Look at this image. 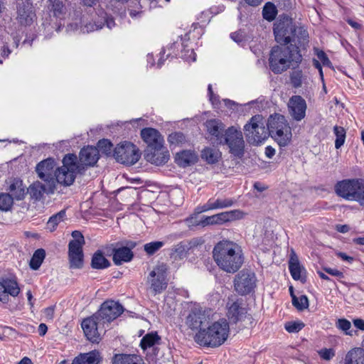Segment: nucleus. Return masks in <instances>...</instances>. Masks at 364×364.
<instances>
[{
    "mask_svg": "<svg viewBox=\"0 0 364 364\" xmlns=\"http://www.w3.org/2000/svg\"><path fill=\"white\" fill-rule=\"evenodd\" d=\"M166 268L165 265L156 266L149 274L148 282L150 289L156 295L161 293L167 287Z\"/></svg>",
    "mask_w": 364,
    "mask_h": 364,
    "instance_id": "nucleus-13",
    "label": "nucleus"
},
{
    "mask_svg": "<svg viewBox=\"0 0 364 364\" xmlns=\"http://www.w3.org/2000/svg\"><path fill=\"white\" fill-rule=\"evenodd\" d=\"M84 244L77 241H70L68 245V255L83 254L82 246Z\"/></svg>",
    "mask_w": 364,
    "mask_h": 364,
    "instance_id": "nucleus-53",
    "label": "nucleus"
},
{
    "mask_svg": "<svg viewBox=\"0 0 364 364\" xmlns=\"http://www.w3.org/2000/svg\"><path fill=\"white\" fill-rule=\"evenodd\" d=\"M65 216H66V214H65V210H62L60 212H58V213L52 215L49 218V220L47 223L48 228H49L51 232L54 231L55 230L57 225L61 221L64 220V219L65 218Z\"/></svg>",
    "mask_w": 364,
    "mask_h": 364,
    "instance_id": "nucleus-40",
    "label": "nucleus"
},
{
    "mask_svg": "<svg viewBox=\"0 0 364 364\" xmlns=\"http://www.w3.org/2000/svg\"><path fill=\"white\" fill-rule=\"evenodd\" d=\"M320 357L326 360H330L335 355L334 350L332 348H323L318 351Z\"/></svg>",
    "mask_w": 364,
    "mask_h": 364,
    "instance_id": "nucleus-55",
    "label": "nucleus"
},
{
    "mask_svg": "<svg viewBox=\"0 0 364 364\" xmlns=\"http://www.w3.org/2000/svg\"><path fill=\"white\" fill-rule=\"evenodd\" d=\"M229 324L225 319L213 323L207 328H200L195 336L196 341L200 346L218 347L228 338Z\"/></svg>",
    "mask_w": 364,
    "mask_h": 364,
    "instance_id": "nucleus-4",
    "label": "nucleus"
},
{
    "mask_svg": "<svg viewBox=\"0 0 364 364\" xmlns=\"http://www.w3.org/2000/svg\"><path fill=\"white\" fill-rule=\"evenodd\" d=\"M353 323L356 328L364 331V319L355 318L353 320Z\"/></svg>",
    "mask_w": 364,
    "mask_h": 364,
    "instance_id": "nucleus-63",
    "label": "nucleus"
},
{
    "mask_svg": "<svg viewBox=\"0 0 364 364\" xmlns=\"http://www.w3.org/2000/svg\"><path fill=\"white\" fill-rule=\"evenodd\" d=\"M141 136L143 141L147 144L146 148L151 146L152 148L164 143V139L158 130L154 128H144L141 131Z\"/></svg>",
    "mask_w": 364,
    "mask_h": 364,
    "instance_id": "nucleus-27",
    "label": "nucleus"
},
{
    "mask_svg": "<svg viewBox=\"0 0 364 364\" xmlns=\"http://www.w3.org/2000/svg\"><path fill=\"white\" fill-rule=\"evenodd\" d=\"M205 127L210 136V140L220 144L225 131V124L219 119H209L206 121Z\"/></svg>",
    "mask_w": 364,
    "mask_h": 364,
    "instance_id": "nucleus-23",
    "label": "nucleus"
},
{
    "mask_svg": "<svg viewBox=\"0 0 364 364\" xmlns=\"http://www.w3.org/2000/svg\"><path fill=\"white\" fill-rule=\"evenodd\" d=\"M99 159V150L94 146H87L82 148L79 154L77 164L81 166L82 171L87 166H93Z\"/></svg>",
    "mask_w": 364,
    "mask_h": 364,
    "instance_id": "nucleus-22",
    "label": "nucleus"
},
{
    "mask_svg": "<svg viewBox=\"0 0 364 364\" xmlns=\"http://www.w3.org/2000/svg\"><path fill=\"white\" fill-rule=\"evenodd\" d=\"M112 362V364H141L138 356L131 354H115Z\"/></svg>",
    "mask_w": 364,
    "mask_h": 364,
    "instance_id": "nucleus-35",
    "label": "nucleus"
},
{
    "mask_svg": "<svg viewBox=\"0 0 364 364\" xmlns=\"http://www.w3.org/2000/svg\"><path fill=\"white\" fill-rule=\"evenodd\" d=\"M266 124L269 136L274 139L280 146H286L289 144L291 132L284 116L279 114L270 115Z\"/></svg>",
    "mask_w": 364,
    "mask_h": 364,
    "instance_id": "nucleus-5",
    "label": "nucleus"
},
{
    "mask_svg": "<svg viewBox=\"0 0 364 364\" xmlns=\"http://www.w3.org/2000/svg\"><path fill=\"white\" fill-rule=\"evenodd\" d=\"M36 17L33 6L28 1H23L18 6V20L21 25H31Z\"/></svg>",
    "mask_w": 364,
    "mask_h": 364,
    "instance_id": "nucleus-25",
    "label": "nucleus"
},
{
    "mask_svg": "<svg viewBox=\"0 0 364 364\" xmlns=\"http://www.w3.org/2000/svg\"><path fill=\"white\" fill-rule=\"evenodd\" d=\"M103 324L104 323L95 314L93 316L83 319L81 326L87 338L94 343L98 342L100 339L98 328Z\"/></svg>",
    "mask_w": 364,
    "mask_h": 364,
    "instance_id": "nucleus-18",
    "label": "nucleus"
},
{
    "mask_svg": "<svg viewBox=\"0 0 364 364\" xmlns=\"http://www.w3.org/2000/svg\"><path fill=\"white\" fill-rule=\"evenodd\" d=\"M168 141L171 145H179L186 141V136L182 132H173L169 134Z\"/></svg>",
    "mask_w": 364,
    "mask_h": 364,
    "instance_id": "nucleus-49",
    "label": "nucleus"
},
{
    "mask_svg": "<svg viewBox=\"0 0 364 364\" xmlns=\"http://www.w3.org/2000/svg\"><path fill=\"white\" fill-rule=\"evenodd\" d=\"M48 188L49 183H46L43 184L40 181H35L27 188V193L30 195L31 199L39 201L43 198L45 193L50 194L54 193L55 188H53L52 190H50Z\"/></svg>",
    "mask_w": 364,
    "mask_h": 364,
    "instance_id": "nucleus-26",
    "label": "nucleus"
},
{
    "mask_svg": "<svg viewBox=\"0 0 364 364\" xmlns=\"http://www.w3.org/2000/svg\"><path fill=\"white\" fill-rule=\"evenodd\" d=\"M210 311L203 310L202 307L193 306L188 314L186 323L193 330L202 328V326H206L210 322Z\"/></svg>",
    "mask_w": 364,
    "mask_h": 364,
    "instance_id": "nucleus-10",
    "label": "nucleus"
},
{
    "mask_svg": "<svg viewBox=\"0 0 364 364\" xmlns=\"http://www.w3.org/2000/svg\"><path fill=\"white\" fill-rule=\"evenodd\" d=\"M77 156L74 154H66L63 159V166L55 169V187L56 183L70 186L72 185L77 173L82 172L81 166L77 164Z\"/></svg>",
    "mask_w": 364,
    "mask_h": 364,
    "instance_id": "nucleus-6",
    "label": "nucleus"
},
{
    "mask_svg": "<svg viewBox=\"0 0 364 364\" xmlns=\"http://www.w3.org/2000/svg\"><path fill=\"white\" fill-rule=\"evenodd\" d=\"M306 76L301 70H294L290 73V83L294 88H299L305 82Z\"/></svg>",
    "mask_w": 364,
    "mask_h": 364,
    "instance_id": "nucleus-38",
    "label": "nucleus"
},
{
    "mask_svg": "<svg viewBox=\"0 0 364 364\" xmlns=\"http://www.w3.org/2000/svg\"><path fill=\"white\" fill-rule=\"evenodd\" d=\"M242 216L243 213L242 211L239 210H234L213 215V218L215 225H221L236 219H240Z\"/></svg>",
    "mask_w": 364,
    "mask_h": 364,
    "instance_id": "nucleus-32",
    "label": "nucleus"
},
{
    "mask_svg": "<svg viewBox=\"0 0 364 364\" xmlns=\"http://www.w3.org/2000/svg\"><path fill=\"white\" fill-rule=\"evenodd\" d=\"M343 364H364V349L354 348L346 355Z\"/></svg>",
    "mask_w": 364,
    "mask_h": 364,
    "instance_id": "nucleus-33",
    "label": "nucleus"
},
{
    "mask_svg": "<svg viewBox=\"0 0 364 364\" xmlns=\"http://www.w3.org/2000/svg\"><path fill=\"white\" fill-rule=\"evenodd\" d=\"M323 270L334 277H338L339 279L344 278V274L342 272L336 269H332L331 267H324Z\"/></svg>",
    "mask_w": 364,
    "mask_h": 364,
    "instance_id": "nucleus-59",
    "label": "nucleus"
},
{
    "mask_svg": "<svg viewBox=\"0 0 364 364\" xmlns=\"http://www.w3.org/2000/svg\"><path fill=\"white\" fill-rule=\"evenodd\" d=\"M359 178L344 179L334 186L336 195L347 200L355 201Z\"/></svg>",
    "mask_w": 364,
    "mask_h": 364,
    "instance_id": "nucleus-15",
    "label": "nucleus"
},
{
    "mask_svg": "<svg viewBox=\"0 0 364 364\" xmlns=\"http://www.w3.org/2000/svg\"><path fill=\"white\" fill-rule=\"evenodd\" d=\"M113 156L119 163L133 165L139 159L140 154L134 144L129 141H123L114 148Z\"/></svg>",
    "mask_w": 364,
    "mask_h": 364,
    "instance_id": "nucleus-9",
    "label": "nucleus"
},
{
    "mask_svg": "<svg viewBox=\"0 0 364 364\" xmlns=\"http://www.w3.org/2000/svg\"><path fill=\"white\" fill-rule=\"evenodd\" d=\"M110 266V262L107 259L100 250L95 252L92 257L91 267L96 269H102Z\"/></svg>",
    "mask_w": 364,
    "mask_h": 364,
    "instance_id": "nucleus-36",
    "label": "nucleus"
},
{
    "mask_svg": "<svg viewBox=\"0 0 364 364\" xmlns=\"http://www.w3.org/2000/svg\"><path fill=\"white\" fill-rule=\"evenodd\" d=\"M284 327L289 333H297L304 327V324L301 321L287 322Z\"/></svg>",
    "mask_w": 364,
    "mask_h": 364,
    "instance_id": "nucleus-52",
    "label": "nucleus"
},
{
    "mask_svg": "<svg viewBox=\"0 0 364 364\" xmlns=\"http://www.w3.org/2000/svg\"><path fill=\"white\" fill-rule=\"evenodd\" d=\"M185 244L186 247H187L188 251L196 247L203 244V240L201 238H193L190 240H184L183 241Z\"/></svg>",
    "mask_w": 364,
    "mask_h": 364,
    "instance_id": "nucleus-56",
    "label": "nucleus"
},
{
    "mask_svg": "<svg viewBox=\"0 0 364 364\" xmlns=\"http://www.w3.org/2000/svg\"><path fill=\"white\" fill-rule=\"evenodd\" d=\"M101 360L100 352L95 350L87 353H81L73 360L72 364H100Z\"/></svg>",
    "mask_w": 364,
    "mask_h": 364,
    "instance_id": "nucleus-31",
    "label": "nucleus"
},
{
    "mask_svg": "<svg viewBox=\"0 0 364 364\" xmlns=\"http://www.w3.org/2000/svg\"><path fill=\"white\" fill-rule=\"evenodd\" d=\"M292 304L299 311H303L309 306V300L306 295H301L296 297L294 294H291Z\"/></svg>",
    "mask_w": 364,
    "mask_h": 364,
    "instance_id": "nucleus-45",
    "label": "nucleus"
},
{
    "mask_svg": "<svg viewBox=\"0 0 364 364\" xmlns=\"http://www.w3.org/2000/svg\"><path fill=\"white\" fill-rule=\"evenodd\" d=\"M169 157V152L166 148L164 146L163 144L157 146H154V148L151 146L149 148H146L144 151L145 159L156 166H161L166 164L168 162Z\"/></svg>",
    "mask_w": 364,
    "mask_h": 364,
    "instance_id": "nucleus-16",
    "label": "nucleus"
},
{
    "mask_svg": "<svg viewBox=\"0 0 364 364\" xmlns=\"http://www.w3.org/2000/svg\"><path fill=\"white\" fill-rule=\"evenodd\" d=\"M230 37L238 44H242L245 41V33L241 31L232 33Z\"/></svg>",
    "mask_w": 364,
    "mask_h": 364,
    "instance_id": "nucleus-57",
    "label": "nucleus"
},
{
    "mask_svg": "<svg viewBox=\"0 0 364 364\" xmlns=\"http://www.w3.org/2000/svg\"><path fill=\"white\" fill-rule=\"evenodd\" d=\"M55 161L53 159L48 158L39 162L36 167V171L39 178L46 183H49V189L52 190L55 187Z\"/></svg>",
    "mask_w": 364,
    "mask_h": 364,
    "instance_id": "nucleus-14",
    "label": "nucleus"
},
{
    "mask_svg": "<svg viewBox=\"0 0 364 364\" xmlns=\"http://www.w3.org/2000/svg\"><path fill=\"white\" fill-rule=\"evenodd\" d=\"M318 58L322 62L323 65L325 66H329L331 65V61L327 57L326 54L321 50L317 53Z\"/></svg>",
    "mask_w": 364,
    "mask_h": 364,
    "instance_id": "nucleus-60",
    "label": "nucleus"
},
{
    "mask_svg": "<svg viewBox=\"0 0 364 364\" xmlns=\"http://www.w3.org/2000/svg\"><path fill=\"white\" fill-rule=\"evenodd\" d=\"M72 237H73V240L72 241H77L80 243L85 244L84 237L80 231H73L72 232Z\"/></svg>",
    "mask_w": 364,
    "mask_h": 364,
    "instance_id": "nucleus-62",
    "label": "nucleus"
},
{
    "mask_svg": "<svg viewBox=\"0 0 364 364\" xmlns=\"http://www.w3.org/2000/svg\"><path fill=\"white\" fill-rule=\"evenodd\" d=\"M277 14V10L274 4L271 2L267 3L262 11L263 18L269 21H273Z\"/></svg>",
    "mask_w": 364,
    "mask_h": 364,
    "instance_id": "nucleus-42",
    "label": "nucleus"
},
{
    "mask_svg": "<svg viewBox=\"0 0 364 364\" xmlns=\"http://www.w3.org/2000/svg\"><path fill=\"white\" fill-rule=\"evenodd\" d=\"M188 252L187 247H186L183 242H180L172 247L170 253V259L173 262H178L186 257Z\"/></svg>",
    "mask_w": 364,
    "mask_h": 364,
    "instance_id": "nucleus-34",
    "label": "nucleus"
},
{
    "mask_svg": "<svg viewBox=\"0 0 364 364\" xmlns=\"http://www.w3.org/2000/svg\"><path fill=\"white\" fill-rule=\"evenodd\" d=\"M296 45H280L272 47L269 58V69L274 74H281L291 67L297 66L302 55Z\"/></svg>",
    "mask_w": 364,
    "mask_h": 364,
    "instance_id": "nucleus-2",
    "label": "nucleus"
},
{
    "mask_svg": "<svg viewBox=\"0 0 364 364\" xmlns=\"http://www.w3.org/2000/svg\"><path fill=\"white\" fill-rule=\"evenodd\" d=\"M201 157L208 164H213L218 161L220 157V153L215 149L205 148L202 151Z\"/></svg>",
    "mask_w": 364,
    "mask_h": 364,
    "instance_id": "nucleus-37",
    "label": "nucleus"
},
{
    "mask_svg": "<svg viewBox=\"0 0 364 364\" xmlns=\"http://www.w3.org/2000/svg\"><path fill=\"white\" fill-rule=\"evenodd\" d=\"M50 12L57 18H60L64 13V6L62 2L58 1H54L51 6Z\"/></svg>",
    "mask_w": 364,
    "mask_h": 364,
    "instance_id": "nucleus-54",
    "label": "nucleus"
},
{
    "mask_svg": "<svg viewBox=\"0 0 364 364\" xmlns=\"http://www.w3.org/2000/svg\"><path fill=\"white\" fill-rule=\"evenodd\" d=\"M164 245L161 241H154L146 243L144 245V250L149 255H153Z\"/></svg>",
    "mask_w": 364,
    "mask_h": 364,
    "instance_id": "nucleus-47",
    "label": "nucleus"
},
{
    "mask_svg": "<svg viewBox=\"0 0 364 364\" xmlns=\"http://www.w3.org/2000/svg\"><path fill=\"white\" fill-rule=\"evenodd\" d=\"M336 327L343 331L346 335L353 336V331H350L351 323L346 318H338L336 322Z\"/></svg>",
    "mask_w": 364,
    "mask_h": 364,
    "instance_id": "nucleus-46",
    "label": "nucleus"
},
{
    "mask_svg": "<svg viewBox=\"0 0 364 364\" xmlns=\"http://www.w3.org/2000/svg\"><path fill=\"white\" fill-rule=\"evenodd\" d=\"M245 134L250 144L258 145L269 137L264 117L260 114L253 116L244 126Z\"/></svg>",
    "mask_w": 364,
    "mask_h": 364,
    "instance_id": "nucleus-7",
    "label": "nucleus"
},
{
    "mask_svg": "<svg viewBox=\"0 0 364 364\" xmlns=\"http://www.w3.org/2000/svg\"><path fill=\"white\" fill-rule=\"evenodd\" d=\"M355 201L364 206V179L359 178Z\"/></svg>",
    "mask_w": 364,
    "mask_h": 364,
    "instance_id": "nucleus-51",
    "label": "nucleus"
},
{
    "mask_svg": "<svg viewBox=\"0 0 364 364\" xmlns=\"http://www.w3.org/2000/svg\"><path fill=\"white\" fill-rule=\"evenodd\" d=\"M307 108L305 100L300 95H293L288 102L289 112L296 121H301L306 116Z\"/></svg>",
    "mask_w": 364,
    "mask_h": 364,
    "instance_id": "nucleus-20",
    "label": "nucleus"
},
{
    "mask_svg": "<svg viewBox=\"0 0 364 364\" xmlns=\"http://www.w3.org/2000/svg\"><path fill=\"white\" fill-rule=\"evenodd\" d=\"M234 203L235 200L233 199L228 198H210L206 203L201 206L199 213L229 208L231 207Z\"/></svg>",
    "mask_w": 364,
    "mask_h": 364,
    "instance_id": "nucleus-28",
    "label": "nucleus"
},
{
    "mask_svg": "<svg viewBox=\"0 0 364 364\" xmlns=\"http://www.w3.org/2000/svg\"><path fill=\"white\" fill-rule=\"evenodd\" d=\"M242 299L234 300L231 298L228 299L227 303V316L231 323H237L242 321L247 314V309L243 306Z\"/></svg>",
    "mask_w": 364,
    "mask_h": 364,
    "instance_id": "nucleus-19",
    "label": "nucleus"
},
{
    "mask_svg": "<svg viewBox=\"0 0 364 364\" xmlns=\"http://www.w3.org/2000/svg\"><path fill=\"white\" fill-rule=\"evenodd\" d=\"M99 151H101L103 154L109 155L112 150V144L108 139H101L97 143V148Z\"/></svg>",
    "mask_w": 364,
    "mask_h": 364,
    "instance_id": "nucleus-50",
    "label": "nucleus"
},
{
    "mask_svg": "<svg viewBox=\"0 0 364 364\" xmlns=\"http://www.w3.org/2000/svg\"><path fill=\"white\" fill-rule=\"evenodd\" d=\"M123 311L124 308L119 302L110 300L105 301L95 314L102 323H105L116 319Z\"/></svg>",
    "mask_w": 364,
    "mask_h": 364,
    "instance_id": "nucleus-12",
    "label": "nucleus"
},
{
    "mask_svg": "<svg viewBox=\"0 0 364 364\" xmlns=\"http://www.w3.org/2000/svg\"><path fill=\"white\" fill-rule=\"evenodd\" d=\"M105 249L107 255H112V259L116 265L130 262L134 257L133 252L127 247H116L114 244H111Z\"/></svg>",
    "mask_w": 364,
    "mask_h": 364,
    "instance_id": "nucleus-21",
    "label": "nucleus"
},
{
    "mask_svg": "<svg viewBox=\"0 0 364 364\" xmlns=\"http://www.w3.org/2000/svg\"><path fill=\"white\" fill-rule=\"evenodd\" d=\"M334 134L336 136L335 141L336 149H340L345 142L346 130L342 127L335 126L333 128Z\"/></svg>",
    "mask_w": 364,
    "mask_h": 364,
    "instance_id": "nucleus-44",
    "label": "nucleus"
},
{
    "mask_svg": "<svg viewBox=\"0 0 364 364\" xmlns=\"http://www.w3.org/2000/svg\"><path fill=\"white\" fill-rule=\"evenodd\" d=\"M198 159L196 153L191 150H183L177 153L175 156L176 163L183 168L196 164Z\"/></svg>",
    "mask_w": 364,
    "mask_h": 364,
    "instance_id": "nucleus-29",
    "label": "nucleus"
},
{
    "mask_svg": "<svg viewBox=\"0 0 364 364\" xmlns=\"http://www.w3.org/2000/svg\"><path fill=\"white\" fill-rule=\"evenodd\" d=\"M46 257V252L43 249H38L35 251L31 259L29 265L33 270H37L41 267Z\"/></svg>",
    "mask_w": 364,
    "mask_h": 364,
    "instance_id": "nucleus-39",
    "label": "nucleus"
},
{
    "mask_svg": "<svg viewBox=\"0 0 364 364\" xmlns=\"http://www.w3.org/2000/svg\"><path fill=\"white\" fill-rule=\"evenodd\" d=\"M9 193L14 200H23L27 194V188L21 179L18 178H10L7 181Z\"/></svg>",
    "mask_w": 364,
    "mask_h": 364,
    "instance_id": "nucleus-24",
    "label": "nucleus"
},
{
    "mask_svg": "<svg viewBox=\"0 0 364 364\" xmlns=\"http://www.w3.org/2000/svg\"><path fill=\"white\" fill-rule=\"evenodd\" d=\"M159 340H160V337L156 333H148L141 340L140 346L142 349L146 350L153 346Z\"/></svg>",
    "mask_w": 364,
    "mask_h": 364,
    "instance_id": "nucleus-41",
    "label": "nucleus"
},
{
    "mask_svg": "<svg viewBox=\"0 0 364 364\" xmlns=\"http://www.w3.org/2000/svg\"><path fill=\"white\" fill-rule=\"evenodd\" d=\"M103 27V25H102V23L100 22V23H87L84 28H83V32H87V33H89V32H92V31H97L99 29H101Z\"/></svg>",
    "mask_w": 364,
    "mask_h": 364,
    "instance_id": "nucleus-58",
    "label": "nucleus"
},
{
    "mask_svg": "<svg viewBox=\"0 0 364 364\" xmlns=\"http://www.w3.org/2000/svg\"><path fill=\"white\" fill-rule=\"evenodd\" d=\"M186 223L189 226H197L200 225V220H197L196 217H190L186 220Z\"/></svg>",
    "mask_w": 364,
    "mask_h": 364,
    "instance_id": "nucleus-64",
    "label": "nucleus"
},
{
    "mask_svg": "<svg viewBox=\"0 0 364 364\" xmlns=\"http://www.w3.org/2000/svg\"><path fill=\"white\" fill-rule=\"evenodd\" d=\"M20 291V287L15 277L0 279V301L6 304L9 301V295L16 297Z\"/></svg>",
    "mask_w": 364,
    "mask_h": 364,
    "instance_id": "nucleus-17",
    "label": "nucleus"
},
{
    "mask_svg": "<svg viewBox=\"0 0 364 364\" xmlns=\"http://www.w3.org/2000/svg\"><path fill=\"white\" fill-rule=\"evenodd\" d=\"M70 267L73 269H80L83 266V254L68 255Z\"/></svg>",
    "mask_w": 364,
    "mask_h": 364,
    "instance_id": "nucleus-48",
    "label": "nucleus"
},
{
    "mask_svg": "<svg viewBox=\"0 0 364 364\" xmlns=\"http://www.w3.org/2000/svg\"><path fill=\"white\" fill-rule=\"evenodd\" d=\"M215 225V221H214V218H213V215H211V216H204L200 220V226L205 227L207 225Z\"/></svg>",
    "mask_w": 364,
    "mask_h": 364,
    "instance_id": "nucleus-61",
    "label": "nucleus"
},
{
    "mask_svg": "<svg viewBox=\"0 0 364 364\" xmlns=\"http://www.w3.org/2000/svg\"><path fill=\"white\" fill-rule=\"evenodd\" d=\"M213 257L217 265L228 273L236 272L243 263L240 247L229 240L218 242L213 248Z\"/></svg>",
    "mask_w": 364,
    "mask_h": 364,
    "instance_id": "nucleus-1",
    "label": "nucleus"
},
{
    "mask_svg": "<svg viewBox=\"0 0 364 364\" xmlns=\"http://www.w3.org/2000/svg\"><path fill=\"white\" fill-rule=\"evenodd\" d=\"M220 145H227L230 154L241 158L245 153V141L241 130L234 126L225 129Z\"/></svg>",
    "mask_w": 364,
    "mask_h": 364,
    "instance_id": "nucleus-8",
    "label": "nucleus"
},
{
    "mask_svg": "<svg viewBox=\"0 0 364 364\" xmlns=\"http://www.w3.org/2000/svg\"><path fill=\"white\" fill-rule=\"evenodd\" d=\"M289 269L294 280H299L302 283L306 282V277L302 275V272H305V269L301 266L296 255L291 256L289 262Z\"/></svg>",
    "mask_w": 364,
    "mask_h": 364,
    "instance_id": "nucleus-30",
    "label": "nucleus"
},
{
    "mask_svg": "<svg viewBox=\"0 0 364 364\" xmlns=\"http://www.w3.org/2000/svg\"><path fill=\"white\" fill-rule=\"evenodd\" d=\"M235 291L241 294H250L256 287V277L254 272L243 269L235 277L234 280Z\"/></svg>",
    "mask_w": 364,
    "mask_h": 364,
    "instance_id": "nucleus-11",
    "label": "nucleus"
},
{
    "mask_svg": "<svg viewBox=\"0 0 364 364\" xmlns=\"http://www.w3.org/2000/svg\"><path fill=\"white\" fill-rule=\"evenodd\" d=\"M14 200L9 193H0V210L2 211L9 210L13 205Z\"/></svg>",
    "mask_w": 364,
    "mask_h": 364,
    "instance_id": "nucleus-43",
    "label": "nucleus"
},
{
    "mask_svg": "<svg viewBox=\"0 0 364 364\" xmlns=\"http://www.w3.org/2000/svg\"><path fill=\"white\" fill-rule=\"evenodd\" d=\"M275 40L280 45H296L304 47L309 43L308 31L301 26H296L288 17L277 21L274 25Z\"/></svg>",
    "mask_w": 364,
    "mask_h": 364,
    "instance_id": "nucleus-3",
    "label": "nucleus"
}]
</instances>
